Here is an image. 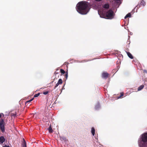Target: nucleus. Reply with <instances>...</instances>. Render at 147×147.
<instances>
[{
  "mask_svg": "<svg viewBox=\"0 0 147 147\" xmlns=\"http://www.w3.org/2000/svg\"><path fill=\"white\" fill-rule=\"evenodd\" d=\"M89 4L86 1H82L79 2L77 5L76 9L77 11L82 15L86 14L89 11Z\"/></svg>",
  "mask_w": 147,
  "mask_h": 147,
  "instance_id": "f257e3e1",
  "label": "nucleus"
},
{
  "mask_svg": "<svg viewBox=\"0 0 147 147\" xmlns=\"http://www.w3.org/2000/svg\"><path fill=\"white\" fill-rule=\"evenodd\" d=\"M138 142L140 147H147V133H144L140 136Z\"/></svg>",
  "mask_w": 147,
  "mask_h": 147,
  "instance_id": "f03ea898",
  "label": "nucleus"
},
{
  "mask_svg": "<svg viewBox=\"0 0 147 147\" xmlns=\"http://www.w3.org/2000/svg\"><path fill=\"white\" fill-rule=\"evenodd\" d=\"M103 17L107 19H111L114 18L115 14L111 9L106 11L103 9L102 11Z\"/></svg>",
  "mask_w": 147,
  "mask_h": 147,
  "instance_id": "7ed1b4c3",
  "label": "nucleus"
},
{
  "mask_svg": "<svg viewBox=\"0 0 147 147\" xmlns=\"http://www.w3.org/2000/svg\"><path fill=\"white\" fill-rule=\"evenodd\" d=\"M10 115L11 117V119H15L17 118V115L16 111H13L9 113H7V114H4L2 113V119H7L8 117Z\"/></svg>",
  "mask_w": 147,
  "mask_h": 147,
  "instance_id": "20e7f679",
  "label": "nucleus"
},
{
  "mask_svg": "<svg viewBox=\"0 0 147 147\" xmlns=\"http://www.w3.org/2000/svg\"><path fill=\"white\" fill-rule=\"evenodd\" d=\"M5 123L4 120H1L0 121V128L2 132H4L5 131Z\"/></svg>",
  "mask_w": 147,
  "mask_h": 147,
  "instance_id": "39448f33",
  "label": "nucleus"
},
{
  "mask_svg": "<svg viewBox=\"0 0 147 147\" xmlns=\"http://www.w3.org/2000/svg\"><path fill=\"white\" fill-rule=\"evenodd\" d=\"M63 83V81L61 79H60L59 80L57 83L56 84V85L54 87V89H55L57 87L59 84H61Z\"/></svg>",
  "mask_w": 147,
  "mask_h": 147,
  "instance_id": "423d86ee",
  "label": "nucleus"
},
{
  "mask_svg": "<svg viewBox=\"0 0 147 147\" xmlns=\"http://www.w3.org/2000/svg\"><path fill=\"white\" fill-rule=\"evenodd\" d=\"M109 76V74L105 72H103L102 75V77L105 79H107L108 77Z\"/></svg>",
  "mask_w": 147,
  "mask_h": 147,
  "instance_id": "0eeeda50",
  "label": "nucleus"
},
{
  "mask_svg": "<svg viewBox=\"0 0 147 147\" xmlns=\"http://www.w3.org/2000/svg\"><path fill=\"white\" fill-rule=\"evenodd\" d=\"M102 7L103 8L108 9L109 7V3H106L102 5Z\"/></svg>",
  "mask_w": 147,
  "mask_h": 147,
  "instance_id": "6e6552de",
  "label": "nucleus"
},
{
  "mask_svg": "<svg viewBox=\"0 0 147 147\" xmlns=\"http://www.w3.org/2000/svg\"><path fill=\"white\" fill-rule=\"evenodd\" d=\"M5 139L4 137L1 136L0 137V144H2L5 141Z\"/></svg>",
  "mask_w": 147,
  "mask_h": 147,
  "instance_id": "1a4fd4ad",
  "label": "nucleus"
},
{
  "mask_svg": "<svg viewBox=\"0 0 147 147\" xmlns=\"http://www.w3.org/2000/svg\"><path fill=\"white\" fill-rule=\"evenodd\" d=\"M125 52L127 53L128 56L129 58L131 59H133L134 57L129 52L125 51Z\"/></svg>",
  "mask_w": 147,
  "mask_h": 147,
  "instance_id": "9d476101",
  "label": "nucleus"
},
{
  "mask_svg": "<svg viewBox=\"0 0 147 147\" xmlns=\"http://www.w3.org/2000/svg\"><path fill=\"white\" fill-rule=\"evenodd\" d=\"M47 129L49 130V133H52L53 132V130L51 127V124H50L49 127L47 128Z\"/></svg>",
  "mask_w": 147,
  "mask_h": 147,
  "instance_id": "9b49d317",
  "label": "nucleus"
},
{
  "mask_svg": "<svg viewBox=\"0 0 147 147\" xmlns=\"http://www.w3.org/2000/svg\"><path fill=\"white\" fill-rule=\"evenodd\" d=\"M22 147H27L26 143L24 139H23V142L22 144Z\"/></svg>",
  "mask_w": 147,
  "mask_h": 147,
  "instance_id": "f8f14e48",
  "label": "nucleus"
},
{
  "mask_svg": "<svg viewBox=\"0 0 147 147\" xmlns=\"http://www.w3.org/2000/svg\"><path fill=\"white\" fill-rule=\"evenodd\" d=\"M95 129L94 127H92L91 129V133L92 136H94L95 135Z\"/></svg>",
  "mask_w": 147,
  "mask_h": 147,
  "instance_id": "ddd939ff",
  "label": "nucleus"
},
{
  "mask_svg": "<svg viewBox=\"0 0 147 147\" xmlns=\"http://www.w3.org/2000/svg\"><path fill=\"white\" fill-rule=\"evenodd\" d=\"M144 87V85H142L139 86L138 89V91H139L141 90Z\"/></svg>",
  "mask_w": 147,
  "mask_h": 147,
  "instance_id": "4468645a",
  "label": "nucleus"
},
{
  "mask_svg": "<svg viewBox=\"0 0 147 147\" xmlns=\"http://www.w3.org/2000/svg\"><path fill=\"white\" fill-rule=\"evenodd\" d=\"M146 4L145 2L143 0L140 3V5H142L143 6H144Z\"/></svg>",
  "mask_w": 147,
  "mask_h": 147,
  "instance_id": "2eb2a0df",
  "label": "nucleus"
},
{
  "mask_svg": "<svg viewBox=\"0 0 147 147\" xmlns=\"http://www.w3.org/2000/svg\"><path fill=\"white\" fill-rule=\"evenodd\" d=\"M131 17V14L130 13H128L125 17V19H126L128 17Z\"/></svg>",
  "mask_w": 147,
  "mask_h": 147,
  "instance_id": "dca6fc26",
  "label": "nucleus"
},
{
  "mask_svg": "<svg viewBox=\"0 0 147 147\" xmlns=\"http://www.w3.org/2000/svg\"><path fill=\"white\" fill-rule=\"evenodd\" d=\"M60 71L62 74H64L65 73V71L62 69H61Z\"/></svg>",
  "mask_w": 147,
  "mask_h": 147,
  "instance_id": "f3484780",
  "label": "nucleus"
},
{
  "mask_svg": "<svg viewBox=\"0 0 147 147\" xmlns=\"http://www.w3.org/2000/svg\"><path fill=\"white\" fill-rule=\"evenodd\" d=\"M34 98H32L30 100H29L26 101V104H27V103H28L30 102L31 101H32L34 100Z\"/></svg>",
  "mask_w": 147,
  "mask_h": 147,
  "instance_id": "a211bd4d",
  "label": "nucleus"
},
{
  "mask_svg": "<svg viewBox=\"0 0 147 147\" xmlns=\"http://www.w3.org/2000/svg\"><path fill=\"white\" fill-rule=\"evenodd\" d=\"M123 92L121 93L120 94V96H118V98H120L121 97L123 96Z\"/></svg>",
  "mask_w": 147,
  "mask_h": 147,
  "instance_id": "6ab92c4d",
  "label": "nucleus"
},
{
  "mask_svg": "<svg viewBox=\"0 0 147 147\" xmlns=\"http://www.w3.org/2000/svg\"><path fill=\"white\" fill-rule=\"evenodd\" d=\"M40 94L38 93V94H35L34 96V97L35 98L38 97L40 95Z\"/></svg>",
  "mask_w": 147,
  "mask_h": 147,
  "instance_id": "aec40b11",
  "label": "nucleus"
},
{
  "mask_svg": "<svg viewBox=\"0 0 147 147\" xmlns=\"http://www.w3.org/2000/svg\"><path fill=\"white\" fill-rule=\"evenodd\" d=\"M68 73L67 72H66L65 74V78L66 79H67L68 78Z\"/></svg>",
  "mask_w": 147,
  "mask_h": 147,
  "instance_id": "412c9836",
  "label": "nucleus"
},
{
  "mask_svg": "<svg viewBox=\"0 0 147 147\" xmlns=\"http://www.w3.org/2000/svg\"><path fill=\"white\" fill-rule=\"evenodd\" d=\"M48 93V91H45V92H43V94H45V95L47 94Z\"/></svg>",
  "mask_w": 147,
  "mask_h": 147,
  "instance_id": "4be33fe9",
  "label": "nucleus"
},
{
  "mask_svg": "<svg viewBox=\"0 0 147 147\" xmlns=\"http://www.w3.org/2000/svg\"><path fill=\"white\" fill-rule=\"evenodd\" d=\"M99 105H97L95 107V109L96 110L98 109V108L99 107Z\"/></svg>",
  "mask_w": 147,
  "mask_h": 147,
  "instance_id": "5701e85b",
  "label": "nucleus"
},
{
  "mask_svg": "<svg viewBox=\"0 0 147 147\" xmlns=\"http://www.w3.org/2000/svg\"><path fill=\"white\" fill-rule=\"evenodd\" d=\"M2 113H0V118H2Z\"/></svg>",
  "mask_w": 147,
  "mask_h": 147,
  "instance_id": "b1692460",
  "label": "nucleus"
},
{
  "mask_svg": "<svg viewBox=\"0 0 147 147\" xmlns=\"http://www.w3.org/2000/svg\"><path fill=\"white\" fill-rule=\"evenodd\" d=\"M140 7V5H138L136 7H137V8H138Z\"/></svg>",
  "mask_w": 147,
  "mask_h": 147,
  "instance_id": "393cba45",
  "label": "nucleus"
},
{
  "mask_svg": "<svg viewBox=\"0 0 147 147\" xmlns=\"http://www.w3.org/2000/svg\"><path fill=\"white\" fill-rule=\"evenodd\" d=\"M3 147H10L9 146H7L6 145H5V146H3Z\"/></svg>",
  "mask_w": 147,
  "mask_h": 147,
  "instance_id": "a878e982",
  "label": "nucleus"
},
{
  "mask_svg": "<svg viewBox=\"0 0 147 147\" xmlns=\"http://www.w3.org/2000/svg\"><path fill=\"white\" fill-rule=\"evenodd\" d=\"M54 74H55L56 75V74H58V73L56 71H55Z\"/></svg>",
  "mask_w": 147,
  "mask_h": 147,
  "instance_id": "bb28decb",
  "label": "nucleus"
},
{
  "mask_svg": "<svg viewBox=\"0 0 147 147\" xmlns=\"http://www.w3.org/2000/svg\"><path fill=\"white\" fill-rule=\"evenodd\" d=\"M96 1H101L102 0H95Z\"/></svg>",
  "mask_w": 147,
  "mask_h": 147,
  "instance_id": "cd10ccee",
  "label": "nucleus"
},
{
  "mask_svg": "<svg viewBox=\"0 0 147 147\" xmlns=\"http://www.w3.org/2000/svg\"><path fill=\"white\" fill-rule=\"evenodd\" d=\"M120 0H114L115 1H119Z\"/></svg>",
  "mask_w": 147,
  "mask_h": 147,
  "instance_id": "c85d7f7f",
  "label": "nucleus"
},
{
  "mask_svg": "<svg viewBox=\"0 0 147 147\" xmlns=\"http://www.w3.org/2000/svg\"><path fill=\"white\" fill-rule=\"evenodd\" d=\"M7 113H9L7 112H5V114H7Z\"/></svg>",
  "mask_w": 147,
  "mask_h": 147,
  "instance_id": "c756f323",
  "label": "nucleus"
},
{
  "mask_svg": "<svg viewBox=\"0 0 147 147\" xmlns=\"http://www.w3.org/2000/svg\"><path fill=\"white\" fill-rule=\"evenodd\" d=\"M33 115H34V116H36V114H34Z\"/></svg>",
  "mask_w": 147,
  "mask_h": 147,
  "instance_id": "7c9ffc66",
  "label": "nucleus"
},
{
  "mask_svg": "<svg viewBox=\"0 0 147 147\" xmlns=\"http://www.w3.org/2000/svg\"><path fill=\"white\" fill-rule=\"evenodd\" d=\"M48 123V124H49V121H46V123Z\"/></svg>",
  "mask_w": 147,
  "mask_h": 147,
  "instance_id": "2f4dec72",
  "label": "nucleus"
},
{
  "mask_svg": "<svg viewBox=\"0 0 147 147\" xmlns=\"http://www.w3.org/2000/svg\"><path fill=\"white\" fill-rule=\"evenodd\" d=\"M134 9H133L132 11H134Z\"/></svg>",
  "mask_w": 147,
  "mask_h": 147,
  "instance_id": "473e14b6",
  "label": "nucleus"
}]
</instances>
